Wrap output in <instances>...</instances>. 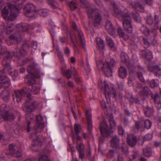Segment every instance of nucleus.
<instances>
[{"label": "nucleus", "instance_id": "nucleus-37", "mask_svg": "<svg viewBox=\"0 0 161 161\" xmlns=\"http://www.w3.org/2000/svg\"><path fill=\"white\" fill-rule=\"evenodd\" d=\"M108 119L110 127L113 128L115 127L116 125V123L114 120L113 116L112 115H110L108 117Z\"/></svg>", "mask_w": 161, "mask_h": 161}, {"label": "nucleus", "instance_id": "nucleus-51", "mask_svg": "<svg viewBox=\"0 0 161 161\" xmlns=\"http://www.w3.org/2000/svg\"><path fill=\"white\" fill-rule=\"evenodd\" d=\"M47 1L52 7H56L57 3L54 0H47Z\"/></svg>", "mask_w": 161, "mask_h": 161}, {"label": "nucleus", "instance_id": "nucleus-64", "mask_svg": "<svg viewBox=\"0 0 161 161\" xmlns=\"http://www.w3.org/2000/svg\"><path fill=\"white\" fill-rule=\"evenodd\" d=\"M137 156V155L136 154H133L132 156V157H129V160L130 161H131L132 159H134L136 158Z\"/></svg>", "mask_w": 161, "mask_h": 161}, {"label": "nucleus", "instance_id": "nucleus-61", "mask_svg": "<svg viewBox=\"0 0 161 161\" xmlns=\"http://www.w3.org/2000/svg\"><path fill=\"white\" fill-rule=\"evenodd\" d=\"M158 126L161 129V117H159L158 118Z\"/></svg>", "mask_w": 161, "mask_h": 161}, {"label": "nucleus", "instance_id": "nucleus-49", "mask_svg": "<svg viewBox=\"0 0 161 161\" xmlns=\"http://www.w3.org/2000/svg\"><path fill=\"white\" fill-rule=\"evenodd\" d=\"M81 126L77 124H75L74 126L75 130L76 133L77 134L79 133L80 132V130L81 129Z\"/></svg>", "mask_w": 161, "mask_h": 161}, {"label": "nucleus", "instance_id": "nucleus-15", "mask_svg": "<svg viewBox=\"0 0 161 161\" xmlns=\"http://www.w3.org/2000/svg\"><path fill=\"white\" fill-rule=\"evenodd\" d=\"M127 141L128 143L132 147L134 146L136 143V137L132 135H128Z\"/></svg>", "mask_w": 161, "mask_h": 161}, {"label": "nucleus", "instance_id": "nucleus-18", "mask_svg": "<svg viewBox=\"0 0 161 161\" xmlns=\"http://www.w3.org/2000/svg\"><path fill=\"white\" fill-rule=\"evenodd\" d=\"M17 27L21 31H27L28 28L29 29H33L31 25H28L26 24H19L17 25Z\"/></svg>", "mask_w": 161, "mask_h": 161}, {"label": "nucleus", "instance_id": "nucleus-38", "mask_svg": "<svg viewBox=\"0 0 161 161\" xmlns=\"http://www.w3.org/2000/svg\"><path fill=\"white\" fill-rule=\"evenodd\" d=\"M118 32L119 36L125 40H127L129 38L128 35H125L121 28H119L118 29Z\"/></svg>", "mask_w": 161, "mask_h": 161}, {"label": "nucleus", "instance_id": "nucleus-52", "mask_svg": "<svg viewBox=\"0 0 161 161\" xmlns=\"http://www.w3.org/2000/svg\"><path fill=\"white\" fill-rule=\"evenodd\" d=\"M2 40L0 39V43L1 42ZM7 51V49L6 47L2 46L0 45V53L1 54H3V53H5V52Z\"/></svg>", "mask_w": 161, "mask_h": 161}, {"label": "nucleus", "instance_id": "nucleus-59", "mask_svg": "<svg viewBox=\"0 0 161 161\" xmlns=\"http://www.w3.org/2000/svg\"><path fill=\"white\" fill-rule=\"evenodd\" d=\"M130 47L132 49H135L137 48V46L136 44L133 43L130 45Z\"/></svg>", "mask_w": 161, "mask_h": 161}, {"label": "nucleus", "instance_id": "nucleus-33", "mask_svg": "<svg viewBox=\"0 0 161 161\" xmlns=\"http://www.w3.org/2000/svg\"><path fill=\"white\" fill-rule=\"evenodd\" d=\"M77 151L80 153V157L81 158H83L84 157V154L83 152V145L81 144L79 145L76 147Z\"/></svg>", "mask_w": 161, "mask_h": 161}, {"label": "nucleus", "instance_id": "nucleus-27", "mask_svg": "<svg viewBox=\"0 0 161 161\" xmlns=\"http://www.w3.org/2000/svg\"><path fill=\"white\" fill-rule=\"evenodd\" d=\"M153 110L152 107L147 106L144 110V113L146 116L150 117L151 116L153 113Z\"/></svg>", "mask_w": 161, "mask_h": 161}, {"label": "nucleus", "instance_id": "nucleus-12", "mask_svg": "<svg viewBox=\"0 0 161 161\" xmlns=\"http://www.w3.org/2000/svg\"><path fill=\"white\" fill-rule=\"evenodd\" d=\"M0 84L2 87L6 88L10 85L9 79L6 76H0Z\"/></svg>", "mask_w": 161, "mask_h": 161}, {"label": "nucleus", "instance_id": "nucleus-34", "mask_svg": "<svg viewBox=\"0 0 161 161\" xmlns=\"http://www.w3.org/2000/svg\"><path fill=\"white\" fill-rule=\"evenodd\" d=\"M151 151L150 147H147L143 149V153L146 157H149L151 154Z\"/></svg>", "mask_w": 161, "mask_h": 161}, {"label": "nucleus", "instance_id": "nucleus-48", "mask_svg": "<svg viewBox=\"0 0 161 161\" xmlns=\"http://www.w3.org/2000/svg\"><path fill=\"white\" fill-rule=\"evenodd\" d=\"M40 88L36 86H33L31 89V92L34 94H37L40 92Z\"/></svg>", "mask_w": 161, "mask_h": 161}, {"label": "nucleus", "instance_id": "nucleus-24", "mask_svg": "<svg viewBox=\"0 0 161 161\" xmlns=\"http://www.w3.org/2000/svg\"><path fill=\"white\" fill-rule=\"evenodd\" d=\"M151 92L150 89L147 86L143 87V91H141L139 93V95L140 96L147 97L149 95H150Z\"/></svg>", "mask_w": 161, "mask_h": 161}, {"label": "nucleus", "instance_id": "nucleus-20", "mask_svg": "<svg viewBox=\"0 0 161 161\" xmlns=\"http://www.w3.org/2000/svg\"><path fill=\"white\" fill-rule=\"evenodd\" d=\"M94 13L93 12H91V14L95 15V16L93 17L92 19L94 23L97 24H99L101 20L102 17L100 14L97 12Z\"/></svg>", "mask_w": 161, "mask_h": 161}, {"label": "nucleus", "instance_id": "nucleus-29", "mask_svg": "<svg viewBox=\"0 0 161 161\" xmlns=\"http://www.w3.org/2000/svg\"><path fill=\"white\" fill-rule=\"evenodd\" d=\"M119 149L124 154L128 156L129 154L128 148L125 143H124L123 145L119 147Z\"/></svg>", "mask_w": 161, "mask_h": 161}, {"label": "nucleus", "instance_id": "nucleus-45", "mask_svg": "<svg viewBox=\"0 0 161 161\" xmlns=\"http://www.w3.org/2000/svg\"><path fill=\"white\" fill-rule=\"evenodd\" d=\"M131 16L134 19L135 21L137 22H140L141 21V18L139 16V15L138 14H134L132 13L131 14Z\"/></svg>", "mask_w": 161, "mask_h": 161}, {"label": "nucleus", "instance_id": "nucleus-1", "mask_svg": "<svg viewBox=\"0 0 161 161\" xmlns=\"http://www.w3.org/2000/svg\"><path fill=\"white\" fill-rule=\"evenodd\" d=\"M114 11L118 18L123 19V25L124 29L128 33H132L133 28L131 23V18L129 15L127 14L122 13L117 8L114 9Z\"/></svg>", "mask_w": 161, "mask_h": 161}, {"label": "nucleus", "instance_id": "nucleus-11", "mask_svg": "<svg viewBox=\"0 0 161 161\" xmlns=\"http://www.w3.org/2000/svg\"><path fill=\"white\" fill-rule=\"evenodd\" d=\"M140 55L148 60H150L153 58L152 53L148 50H142L140 52Z\"/></svg>", "mask_w": 161, "mask_h": 161}, {"label": "nucleus", "instance_id": "nucleus-16", "mask_svg": "<svg viewBox=\"0 0 161 161\" xmlns=\"http://www.w3.org/2000/svg\"><path fill=\"white\" fill-rule=\"evenodd\" d=\"M9 38L8 40H6L7 43L9 45H11L15 41L20 42L21 40V37L20 35L18 36L14 37V35H11L9 36Z\"/></svg>", "mask_w": 161, "mask_h": 161}, {"label": "nucleus", "instance_id": "nucleus-3", "mask_svg": "<svg viewBox=\"0 0 161 161\" xmlns=\"http://www.w3.org/2000/svg\"><path fill=\"white\" fill-rule=\"evenodd\" d=\"M114 64V61L112 59L110 62H107L104 64L102 60H100L97 64V67L99 69H103L105 75L108 77H111L112 75V66Z\"/></svg>", "mask_w": 161, "mask_h": 161}, {"label": "nucleus", "instance_id": "nucleus-19", "mask_svg": "<svg viewBox=\"0 0 161 161\" xmlns=\"http://www.w3.org/2000/svg\"><path fill=\"white\" fill-rule=\"evenodd\" d=\"M127 74L126 69L123 66H121L119 69V77L122 79L124 78Z\"/></svg>", "mask_w": 161, "mask_h": 161}, {"label": "nucleus", "instance_id": "nucleus-30", "mask_svg": "<svg viewBox=\"0 0 161 161\" xmlns=\"http://www.w3.org/2000/svg\"><path fill=\"white\" fill-rule=\"evenodd\" d=\"M106 42L107 45L109 46L111 49L113 50H116V48L114 47V42L109 37H107Z\"/></svg>", "mask_w": 161, "mask_h": 161}, {"label": "nucleus", "instance_id": "nucleus-58", "mask_svg": "<svg viewBox=\"0 0 161 161\" xmlns=\"http://www.w3.org/2000/svg\"><path fill=\"white\" fill-rule=\"evenodd\" d=\"M150 85L151 87H154L158 86V84L154 80H151L150 82Z\"/></svg>", "mask_w": 161, "mask_h": 161}, {"label": "nucleus", "instance_id": "nucleus-13", "mask_svg": "<svg viewBox=\"0 0 161 161\" xmlns=\"http://www.w3.org/2000/svg\"><path fill=\"white\" fill-rule=\"evenodd\" d=\"M129 3L133 8L137 11L140 12H142L144 9V7L137 2H133L131 0H130L129 1Z\"/></svg>", "mask_w": 161, "mask_h": 161}, {"label": "nucleus", "instance_id": "nucleus-44", "mask_svg": "<svg viewBox=\"0 0 161 161\" xmlns=\"http://www.w3.org/2000/svg\"><path fill=\"white\" fill-rule=\"evenodd\" d=\"M147 23L149 25H151L153 22V20L152 16L151 15H149L147 16L146 20Z\"/></svg>", "mask_w": 161, "mask_h": 161}, {"label": "nucleus", "instance_id": "nucleus-22", "mask_svg": "<svg viewBox=\"0 0 161 161\" xmlns=\"http://www.w3.org/2000/svg\"><path fill=\"white\" fill-rule=\"evenodd\" d=\"M97 44L99 50H103L105 48V44L103 40L100 37H97L96 40Z\"/></svg>", "mask_w": 161, "mask_h": 161}, {"label": "nucleus", "instance_id": "nucleus-8", "mask_svg": "<svg viewBox=\"0 0 161 161\" xmlns=\"http://www.w3.org/2000/svg\"><path fill=\"white\" fill-rule=\"evenodd\" d=\"M5 55L8 56V57H5L3 61V64L5 65V68L7 69H10L11 68L9 64V62L10 61V59L12 57V56H14L15 55V53L12 52L11 53H6Z\"/></svg>", "mask_w": 161, "mask_h": 161}, {"label": "nucleus", "instance_id": "nucleus-50", "mask_svg": "<svg viewBox=\"0 0 161 161\" xmlns=\"http://www.w3.org/2000/svg\"><path fill=\"white\" fill-rule=\"evenodd\" d=\"M105 27L107 30L113 27L112 24L109 20H107L105 25Z\"/></svg>", "mask_w": 161, "mask_h": 161}, {"label": "nucleus", "instance_id": "nucleus-21", "mask_svg": "<svg viewBox=\"0 0 161 161\" xmlns=\"http://www.w3.org/2000/svg\"><path fill=\"white\" fill-rule=\"evenodd\" d=\"M154 37H152V40H151L149 38L147 39L143 38V41L144 43V47L145 48H148L151 44H152L154 42Z\"/></svg>", "mask_w": 161, "mask_h": 161}, {"label": "nucleus", "instance_id": "nucleus-7", "mask_svg": "<svg viewBox=\"0 0 161 161\" xmlns=\"http://www.w3.org/2000/svg\"><path fill=\"white\" fill-rule=\"evenodd\" d=\"M100 130L102 135L104 137H108L111 133L110 130L105 121H103L101 123Z\"/></svg>", "mask_w": 161, "mask_h": 161}, {"label": "nucleus", "instance_id": "nucleus-60", "mask_svg": "<svg viewBox=\"0 0 161 161\" xmlns=\"http://www.w3.org/2000/svg\"><path fill=\"white\" fill-rule=\"evenodd\" d=\"M37 42H36L35 41L33 42H32L33 45L32 46V48L34 49H36L37 48Z\"/></svg>", "mask_w": 161, "mask_h": 161}, {"label": "nucleus", "instance_id": "nucleus-43", "mask_svg": "<svg viewBox=\"0 0 161 161\" xmlns=\"http://www.w3.org/2000/svg\"><path fill=\"white\" fill-rule=\"evenodd\" d=\"M140 30L142 33L145 35H147V34H149V33H150V34H151V33H153L152 32H150L149 29L145 26L144 25L142 26L141 27Z\"/></svg>", "mask_w": 161, "mask_h": 161}, {"label": "nucleus", "instance_id": "nucleus-4", "mask_svg": "<svg viewBox=\"0 0 161 161\" xmlns=\"http://www.w3.org/2000/svg\"><path fill=\"white\" fill-rule=\"evenodd\" d=\"M37 106V104L33 100H30L24 104L23 107V110L29 114L31 119L32 120L34 117L31 112L34 111Z\"/></svg>", "mask_w": 161, "mask_h": 161}, {"label": "nucleus", "instance_id": "nucleus-17", "mask_svg": "<svg viewBox=\"0 0 161 161\" xmlns=\"http://www.w3.org/2000/svg\"><path fill=\"white\" fill-rule=\"evenodd\" d=\"M36 119L37 122L36 128L38 130L39 129L41 130L44 127L42 117L41 115H38L36 117Z\"/></svg>", "mask_w": 161, "mask_h": 161}, {"label": "nucleus", "instance_id": "nucleus-63", "mask_svg": "<svg viewBox=\"0 0 161 161\" xmlns=\"http://www.w3.org/2000/svg\"><path fill=\"white\" fill-rule=\"evenodd\" d=\"M133 80L130 78H129L128 81V83L130 86H132L133 85Z\"/></svg>", "mask_w": 161, "mask_h": 161}, {"label": "nucleus", "instance_id": "nucleus-46", "mask_svg": "<svg viewBox=\"0 0 161 161\" xmlns=\"http://www.w3.org/2000/svg\"><path fill=\"white\" fill-rule=\"evenodd\" d=\"M1 116L4 118V119H14L15 118L13 114H12V115L9 116L7 112L5 114H2Z\"/></svg>", "mask_w": 161, "mask_h": 161}, {"label": "nucleus", "instance_id": "nucleus-57", "mask_svg": "<svg viewBox=\"0 0 161 161\" xmlns=\"http://www.w3.org/2000/svg\"><path fill=\"white\" fill-rule=\"evenodd\" d=\"M107 31L109 34L111 35H113L115 33V30L113 27L108 29Z\"/></svg>", "mask_w": 161, "mask_h": 161}, {"label": "nucleus", "instance_id": "nucleus-14", "mask_svg": "<svg viewBox=\"0 0 161 161\" xmlns=\"http://www.w3.org/2000/svg\"><path fill=\"white\" fill-rule=\"evenodd\" d=\"M152 98L153 99L154 101L156 107L158 109L161 108V102L160 98L158 95L156 93L152 96Z\"/></svg>", "mask_w": 161, "mask_h": 161}, {"label": "nucleus", "instance_id": "nucleus-26", "mask_svg": "<svg viewBox=\"0 0 161 161\" xmlns=\"http://www.w3.org/2000/svg\"><path fill=\"white\" fill-rule=\"evenodd\" d=\"M152 71L156 76H159L161 75V68L158 66L153 67L152 68Z\"/></svg>", "mask_w": 161, "mask_h": 161}, {"label": "nucleus", "instance_id": "nucleus-31", "mask_svg": "<svg viewBox=\"0 0 161 161\" xmlns=\"http://www.w3.org/2000/svg\"><path fill=\"white\" fill-rule=\"evenodd\" d=\"M22 92L19 91H15L14 95L15 96V97L14 98V100L15 98L17 102H20L22 97Z\"/></svg>", "mask_w": 161, "mask_h": 161}, {"label": "nucleus", "instance_id": "nucleus-28", "mask_svg": "<svg viewBox=\"0 0 161 161\" xmlns=\"http://www.w3.org/2000/svg\"><path fill=\"white\" fill-rule=\"evenodd\" d=\"M139 72H137V75L139 80L142 82H144L145 80L142 72H144L143 68L141 66H138Z\"/></svg>", "mask_w": 161, "mask_h": 161}, {"label": "nucleus", "instance_id": "nucleus-36", "mask_svg": "<svg viewBox=\"0 0 161 161\" xmlns=\"http://www.w3.org/2000/svg\"><path fill=\"white\" fill-rule=\"evenodd\" d=\"M13 26V25L11 23H8L7 24L6 26L5 27L4 31L6 34H9L12 31V28Z\"/></svg>", "mask_w": 161, "mask_h": 161}, {"label": "nucleus", "instance_id": "nucleus-2", "mask_svg": "<svg viewBox=\"0 0 161 161\" xmlns=\"http://www.w3.org/2000/svg\"><path fill=\"white\" fill-rule=\"evenodd\" d=\"M98 86L100 87L102 90L103 89V87L104 86V93L105 97L107 100H110V97L112 95L114 96V97H115L117 96L116 93V89L114 88L113 86H109L107 83L106 81H104L103 82L101 80V81L98 83Z\"/></svg>", "mask_w": 161, "mask_h": 161}, {"label": "nucleus", "instance_id": "nucleus-6", "mask_svg": "<svg viewBox=\"0 0 161 161\" xmlns=\"http://www.w3.org/2000/svg\"><path fill=\"white\" fill-rule=\"evenodd\" d=\"M35 6L32 4H27L24 8V13L27 17H32L34 16V14L36 13L35 11Z\"/></svg>", "mask_w": 161, "mask_h": 161}, {"label": "nucleus", "instance_id": "nucleus-54", "mask_svg": "<svg viewBox=\"0 0 161 161\" xmlns=\"http://www.w3.org/2000/svg\"><path fill=\"white\" fill-rule=\"evenodd\" d=\"M79 36L80 39V42L83 44L84 41V36L82 32L81 31H79Z\"/></svg>", "mask_w": 161, "mask_h": 161}, {"label": "nucleus", "instance_id": "nucleus-10", "mask_svg": "<svg viewBox=\"0 0 161 161\" xmlns=\"http://www.w3.org/2000/svg\"><path fill=\"white\" fill-rule=\"evenodd\" d=\"M9 150L10 153L11 154L15 153L18 157H20L22 155L21 149L13 144H10L9 146Z\"/></svg>", "mask_w": 161, "mask_h": 161}, {"label": "nucleus", "instance_id": "nucleus-42", "mask_svg": "<svg viewBox=\"0 0 161 161\" xmlns=\"http://www.w3.org/2000/svg\"><path fill=\"white\" fill-rule=\"evenodd\" d=\"M120 58L121 61L124 63L127 62L128 60V55L125 53L122 52L120 54Z\"/></svg>", "mask_w": 161, "mask_h": 161}, {"label": "nucleus", "instance_id": "nucleus-56", "mask_svg": "<svg viewBox=\"0 0 161 161\" xmlns=\"http://www.w3.org/2000/svg\"><path fill=\"white\" fill-rule=\"evenodd\" d=\"M152 134H147L144 137V139L145 140H149L151 139L152 138Z\"/></svg>", "mask_w": 161, "mask_h": 161}, {"label": "nucleus", "instance_id": "nucleus-40", "mask_svg": "<svg viewBox=\"0 0 161 161\" xmlns=\"http://www.w3.org/2000/svg\"><path fill=\"white\" fill-rule=\"evenodd\" d=\"M49 12V11L47 9H43L39 10L38 13L41 16L43 17H45L48 15Z\"/></svg>", "mask_w": 161, "mask_h": 161}, {"label": "nucleus", "instance_id": "nucleus-47", "mask_svg": "<svg viewBox=\"0 0 161 161\" xmlns=\"http://www.w3.org/2000/svg\"><path fill=\"white\" fill-rule=\"evenodd\" d=\"M62 71L63 73L67 77V78H69L71 77V74L69 70L68 69L65 71L64 69L62 68Z\"/></svg>", "mask_w": 161, "mask_h": 161}, {"label": "nucleus", "instance_id": "nucleus-25", "mask_svg": "<svg viewBox=\"0 0 161 161\" xmlns=\"http://www.w3.org/2000/svg\"><path fill=\"white\" fill-rule=\"evenodd\" d=\"M119 142V139L117 136H114L113 137L111 141V145L113 147H117L118 146Z\"/></svg>", "mask_w": 161, "mask_h": 161}, {"label": "nucleus", "instance_id": "nucleus-39", "mask_svg": "<svg viewBox=\"0 0 161 161\" xmlns=\"http://www.w3.org/2000/svg\"><path fill=\"white\" fill-rule=\"evenodd\" d=\"M78 3L76 1H71L69 3V6L72 10H74L77 8Z\"/></svg>", "mask_w": 161, "mask_h": 161}, {"label": "nucleus", "instance_id": "nucleus-53", "mask_svg": "<svg viewBox=\"0 0 161 161\" xmlns=\"http://www.w3.org/2000/svg\"><path fill=\"white\" fill-rule=\"evenodd\" d=\"M39 160V161H49L46 155H41Z\"/></svg>", "mask_w": 161, "mask_h": 161}, {"label": "nucleus", "instance_id": "nucleus-23", "mask_svg": "<svg viewBox=\"0 0 161 161\" xmlns=\"http://www.w3.org/2000/svg\"><path fill=\"white\" fill-rule=\"evenodd\" d=\"M41 144V142L38 139L34 140V143L31 147V149L33 151H36Z\"/></svg>", "mask_w": 161, "mask_h": 161}, {"label": "nucleus", "instance_id": "nucleus-5", "mask_svg": "<svg viewBox=\"0 0 161 161\" xmlns=\"http://www.w3.org/2000/svg\"><path fill=\"white\" fill-rule=\"evenodd\" d=\"M35 67L33 65H30L27 68V70L29 72V74L25 77V82L29 85H33L36 82L35 76L31 73L35 69Z\"/></svg>", "mask_w": 161, "mask_h": 161}, {"label": "nucleus", "instance_id": "nucleus-62", "mask_svg": "<svg viewBox=\"0 0 161 161\" xmlns=\"http://www.w3.org/2000/svg\"><path fill=\"white\" fill-rule=\"evenodd\" d=\"M124 85V84L123 83L120 82L118 84V87L119 89L122 90L123 89Z\"/></svg>", "mask_w": 161, "mask_h": 161}, {"label": "nucleus", "instance_id": "nucleus-55", "mask_svg": "<svg viewBox=\"0 0 161 161\" xmlns=\"http://www.w3.org/2000/svg\"><path fill=\"white\" fill-rule=\"evenodd\" d=\"M118 133L119 134L122 135L124 132V130L122 126L119 125L118 127Z\"/></svg>", "mask_w": 161, "mask_h": 161}, {"label": "nucleus", "instance_id": "nucleus-9", "mask_svg": "<svg viewBox=\"0 0 161 161\" xmlns=\"http://www.w3.org/2000/svg\"><path fill=\"white\" fill-rule=\"evenodd\" d=\"M144 124V127L149 128L152 125L151 122L150 120H142L140 122H136L135 123L136 127L138 130H140L143 127V124Z\"/></svg>", "mask_w": 161, "mask_h": 161}, {"label": "nucleus", "instance_id": "nucleus-41", "mask_svg": "<svg viewBox=\"0 0 161 161\" xmlns=\"http://www.w3.org/2000/svg\"><path fill=\"white\" fill-rule=\"evenodd\" d=\"M29 49V46L27 44H25L23 45L22 49H21L19 52L21 53L22 55H24L25 54V53L26 50Z\"/></svg>", "mask_w": 161, "mask_h": 161}, {"label": "nucleus", "instance_id": "nucleus-35", "mask_svg": "<svg viewBox=\"0 0 161 161\" xmlns=\"http://www.w3.org/2000/svg\"><path fill=\"white\" fill-rule=\"evenodd\" d=\"M159 23L160 20L159 16L157 14H155L154 17V27L155 29H158V28Z\"/></svg>", "mask_w": 161, "mask_h": 161}, {"label": "nucleus", "instance_id": "nucleus-32", "mask_svg": "<svg viewBox=\"0 0 161 161\" xmlns=\"http://www.w3.org/2000/svg\"><path fill=\"white\" fill-rule=\"evenodd\" d=\"M86 116L87 121V128L90 130L91 128V119L90 113L89 111H86Z\"/></svg>", "mask_w": 161, "mask_h": 161}]
</instances>
